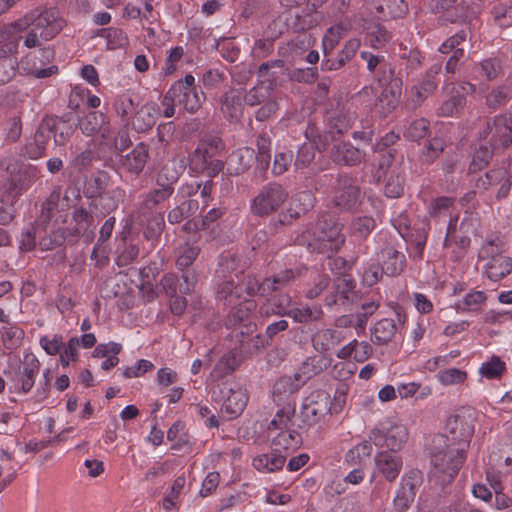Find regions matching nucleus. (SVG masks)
<instances>
[{
  "mask_svg": "<svg viewBox=\"0 0 512 512\" xmlns=\"http://www.w3.org/2000/svg\"><path fill=\"white\" fill-rule=\"evenodd\" d=\"M63 25V19L54 9L31 10L0 30V54L16 53L20 40H23V46L28 49L40 47L55 38Z\"/></svg>",
  "mask_w": 512,
  "mask_h": 512,
  "instance_id": "nucleus-1",
  "label": "nucleus"
},
{
  "mask_svg": "<svg viewBox=\"0 0 512 512\" xmlns=\"http://www.w3.org/2000/svg\"><path fill=\"white\" fill-rule=\"evenodd\" d=\"M256 287V279L245 276L243 273L229 274L218 284L217 299L230 308L228 322L236 325L249 320L255 311L257 304L249 296L253 295Z\"/></svg>",
  "mask_w": 512,
  "mask_h": 512,
  "instance_id": "nucleus-2",
  "label": "nucleus"
},
{
  "mask_svg": "<svg viewBox=\"0 0 512 512\" xmlns=\"http://www.w3.org/2000/svg\"><path fill=\"white\" fill-rule=\"evenodd\" d=\"M295 242L306 246L310 252L326 254L328 257L336 254L345 243L342 225L331 215H321L315 224H310L299 234Z\"/></svg>",
  "mask_w": 512,
  "mask_h": 512,
  "instance_id": "nucleus-3",
  "label": "nucleus"
},
{
  "mask_svg": "<svg viewBox=\"0 0 512 512\" xmlns=\"http://www.w3.org/2000/svg\"><path fill=\"white\" fill-rule=\"evenodd\" d=\"M430 457V481L444 486L458 474L466 458V452L460 447L450 445L449 438L441 434L433 439Z\"/></svg>",
  "mask_w": 512,
  "mask_h": 512,
  "instance_id": "nucleus-4",
  "label": "nucleus"
},
{
  "mask_svg": "<svg viewBox=\"0 0 512 512\" xmlns=\"http://www.w3.org/2000/svg\"><path fill=\"white\" fill-rule=\"evenodd\" d=\"M294 416V408L290 405L284 406L275 414L267 428L271 447L286 456L302 444V437L294 428Z\"/></svg>",
  "mask_w": 512,
  "mask_h": 512,
  "instance_id": "nucleus-5",
  "label": "nucleus"
},
{
  "mask_svg": "<svg viewBox=\"0 0 512 512\" xmlns=\"http://www.w3.org/2000/svg\"><path fill=\"white\" fill-rule=\"evenodd\" d=\"M9 178L0 185V201L11 204L39 177L36 166L29 163H15L7 167Z\"/></svg>",
  "mask_w": 512,
  "mask_h": 512,
  "instance_id": "nucleus-6",
  "label": "nucleus"
},
{
  "mask_svg": "<svg viewBox=\"0 0 512 512\" xmlns=\"http://www.w3.org/2000/svg\"><path fill=\"white\" fill-rule=\"evenodd\" d=\"M224 145L219 137L202 139L190 157V169L209 177L216 176L223 169V162L217 159Z\"/></svg>",
  "mask_w": 512,
  "mask_h": 512,
  "instance_id": "nucleus-7",
  "label": "nucleus"
},
{
  "mask_svg": "<svg viewBox=\"0 0 512 512\" xmlns=\"http://www.w3.org/2000/svg\"><path fill=\"white\" fill-rule=\"evenodd\" d=\"M370 441L387 451L398 452L402 450L409 438V430L400 421L386 419L378 423L369 434Z\"/></svg>",
  "mask_w": 512,
  "mask_h": 512,
  "instance_id": "nucleus-8",
  "label": "nucleus"
},
{
  "mask_svg": "<svg viewBox=\"0 0 512 512\" xmlns=\"http://www.w3.org/2000/svg\"><path fill=\"white\" fill-rule=\"evenodd\" d=\"M476 413L471 408H461L451 415L446 422V437L450 445L460 447L466 452L470 439L474 434Z\"/></svg>",
  "mask_w": 512,
  "mask_h": 512,
  "instance_id": "nucleus-9",
  "label": "nucleus"
},
{
  "mask_svg": "<svg viewBox=\"0 0 512 512\" xmlns=\"http://www.w3.org/2000/svg\"><path fill=\"white\" fill-rule=\"evenodd\" d=\"M289 197L288 191L279 183L263 186L251 202V211L257 216H268L278 211Z\"/></svg>",
  "mask_w": 512,
  "mask_h": 512,
  "instance_id": "nucleus-10",
  "label": "nucleus"
},
{
  "mask_svg": "<svg viewBox=\"0 0 512 512\" xmlns=\"http://www.w3.org/2000/svg\"><path fill=\"white\" fill-rule=\"evenodd\" d=\"M174 96L177 104L187 112L195 113L202 105L204 93L195 86V78L187 74L184 79L176 81L168 90V97Z\"/></svg>",
  "mask_w": 512,
  "mask_h": 512,
  "instance_id": "nucleus-11",
  "label": "nucleus"
},
{
  "mask_svg": "<svg viewBox=\"0 0 512 512\" xmlns=\"http://www.w3.org/2000/svg\"><path fill=\"white\" fill-rule=\"evenodd\" d=\"M479 258L488 260L484 270L491 281L497 282L512 271V258L501 254L493 242H487L482 246Z\"/></svg>",
  "mask_w": 512,
  "mask_h": 512,
  "instance_id": "nucleus-12",
  "label": "nucleus"
},
{
  "mask_svg": "<svg viewBox=\"0 0 512 512\" xmlns=\"http://www.w3.org/2000/svg\"><path fill=\"white\" fill-rule=\"evenodd\" d=\"M36 48L37 50L27 53L20 60L21 68L26 74L33 75L37 78H47L57 73L58 69L54 65L43 68V66L53 60V49L43 45Z\"/></svg>",
  "mask_w": 512,
  "mask_h": 512,
  "instance_id": "nucleus-13",
  "label": "nucleus"
},
{
  "mask_svg": "<svg viewBox=\"0 0 512 512\" xmlns=\"http://www.w3.org/2000/svg\"><path fill=\"white\" fill-rule=\"evenodd\" d=\"M40 371V362L35 354L25 353L17 372L10 378L11 386L17 393L30 392Z\"/></svg>",
  "mask_w": 512,
  "mask_h": 512,
  "instance_id": "nucleus-14",
  "label": "nucleus"
},
{
  "mask_svg": "<svg viewBox=\"0 0 512 512\" xmlns=\"http://www.w3.org/2000/svg\"><path fill=\"white\" fill-rule=\"evenodd\" d=\"M220 394L222 395L221 409L229 418H235L243 412L248 402V395L239 383H224Z\"/></svg>",
  "mask_w": 512,
  "mask_h": 512,
  "instance_id": "nucleus-15",
  "label": "nucleus"
},
{
  "mask_svg": "<svg viewBox=\"0 0 512 512\" xmlns=\"http://www.w3.org/2000/svg\"><path fill=\"white\" fill-rule=\"evenodd\" d=\"M79 128L86 136L99 135L106 145L114 144L117 147V139L105 114L88 113L80 119Z\"/></svg>",
  "mask_w": 512,
  "mask_h": 512,
  "instance_id": "nucleus-16",
  "label": "nucleus"
},
{
  "mask_svg": "<svg viewBox=\"0 0 512 512\" xmlns=\"http://www.w3.org/2000/svg\"><path fill=\"white\" fill-rule=\"evenodd\" d=\"M484 139H489L493 149L506 148L512 144V118L507 115L496 116L483 131Z\"/></svg>",
  "mask_w": 512,
  "mask_h": 512,
  "instance_id": "nucleus-17",
  "label": "nucleus"
},
{
  "mask_svg": "<svg viewBox=\"0 0 512 512\" xmlns=\"http://www.w3.org/2000/svg\"><path fill=\"white\" fill-rule=\"evenodd\" d=\"M359 198L360 189L356 181L347 175H341L335 186L334 205L340 210H351L357 206Z\"/></svg>",
  "mask_w": 512,
  "mask_h": 512,
  "instance_id": "nucleus-18",
  "label": "nucleus"
},
{
  "mask_svg": "<svg viewBox=\"0 0 512 512\" xmlns=\"http://www.w3.org/2000/svg\"><path fill=\"white\" fill-rule=\"evenodd\" d=\"M421 483L422 473L417 469L410 470L402 477L400 487L393 501L397 510L404 511L409 508Z\"/></svg>",
  "mask_w": 512,
  "mask_h": 512,
  "instance_id": "nucleus-19",
  "label": "nucleus"
},
{
  "mask_svg": "<svg viewBox=\"0 0 512 512\" xmlns=\"http://www.w3.org/2000/svg\"><path fill=\"white\" fill-rule=\"evenodd\" d=\"M403 468V459L395 452L382 450L374 456L373 477L380 476L389 482L395 481Z\"/></svg>",
  "mask_w": 512,
  "mask_h": 512,
  "instance_id": "nucleus-20",
  "label": "nucleus"
},
{
  "mask_svg": "<svg viewBox=\"0 0 512 512\" xmlns=\"http://www.w3.org/2000/svg\"><path fill=\"white\" fill-rule=\"evenodd\" d=\"M330 404V396L326 391H314L305 399L302 414L309 424L317 423L329 413Z\"/></svg>",
  "mask_w": 512,
  "mask_h": 512,
  "instance_id": "nucleus-21",
  "label": "nucleus"
},
{
  "mask_svg": "<svg viewBox=\"0 0 512 512\" xmlns=\"http://www.w3.org/2000/svg\"><path fill=\"white\" fill-rule=\"evenodd\" d=\"M378 260L382 263V270L388 276L399 275L406 264L405 255L391 241L380 250Z\"/></svg>",
  "mask_w": 512,
  "mask_h": 512,
  "instance_id": "nucleus-22",
  "label": "nucleus"
},
{
  "mask_svg": "<svg viewBox=\"0 0 512 512\" xmlns=\"http://www.w3.org/2000/svg\"><path fill=\"white\" fill-rule=\"evenodd\" d=\"M477 185L483 189H488L492 185H499L496 197L497 199H503L508 196L511 190L512 175L503 168L493 169L480 178Z\"/></svg>",
  "mask_w": 512,
  "mask_h": 512,
  "instance_id": "nucleus-23",
  "label": "nucleus"
},
{
  "mask_svg": "<svg viewBox=\"0 0 512 512\" xmlns=\"http://www.w3.org/2000/svg\"><path fill=\"white\" fill-rule=\"evenodd\" d=\"M441 64L433 65L427 72L426 78L411 89V100L415 106L420 105L437 88L435 76L441 70Z\"/></svg>",
  "mask_w": 512,
  "mask_h": 512,
  "instance_id": "nucleus-24",
  "label": "nucleus"
},
{
  "mask_svg": "<svg viewBox=\"0 0 512 512\" xmlns=\"http://www.w3.org/2000/svg\"><path fill=\"white\" fill-rule=\"evenodd\" d=\"M285 462L286 455L280 454L272 448L270 452L255 456L252 465L260 473H273L281 470Z\"/></svg>",
  "mask_w": 512,
  "mask_h": 512,
  "instance_id": "nucleus-25",
  "label": "nucleus"
},
{
  "mask_svg": "<svg viewBox=\"0 0 512 512\" xmlns=\"http://www.w3.org/2000/svg\"><path fill=\"white\" fill-rule=\"evenodd\" d=\"M157 107L155 103H147L135 111L130 120L132 127L137 132H146L156 123Z\"/></svg>",
  "mask_w": 512,
  "mask_h": 512,
  "instance_id": "nucleus-26",
  "label": "nucleus"
},
{
  "mask_svg": "<svg viewBox=\"0 0 512 512\" xmlns=\"http://www.w3.org/2000/svg\"><path fill=\"white\" fill-rule=\"evenodd\" d=\"M149 151L144 143L137 144L134 149L122 159V166L133 174H139L145 167Z\"/></svg>",
  "mask_w": 512,
  "mask_h": 512,
  "instance_id": "nucleus-27",
  "label": "nucleus"
},
{
  "mask_svg": "<svg viewBox=\"0 0 512 512\" xmlns=\"http://www.w3.org/2000/svg\"><path fill=\"white\" fill-rule=\"evenodd\" d=\"M332 158L339 164L353 166L363 160L364 153L350 143H339L334 147Z\"/></svg>",
  "mask_w": 512,
  "mask_h": 512,
  "instance_id": "nucleus-28",
  "label": "nucleus"
},
{
  "mask_svg": "<svg viewBox=\"0 0 512 512\" xmlns=\"http://www.w3.org/2000/svg\"><path fill=\"white\" fill-rule=\"evenodd\" d=\"M329 362L326 358L321 356H311L306 358L298 371L295 374V377L298 381L305 382L311 377L321 373L324 369L327 368Z\"/></svg>",
  "mask_w": 512,
  "mask_h": 512,
  "instance_id": "nucleus-29",
  "label": "nucleus"
},
{
  "mask_svg": "<svg viewBox=\"0 0 512 512\" xmlns=\"http://www.w3.org/2000/svg\"><path fill=\"white\" fill-rule=\"evenodd\" d=\"M341 342L340 333L334 329H320L312 336L315 350L324 353Z\"/></svg>",
  "mask_w": 512,
  "mask_h": 512,
  "instance_id": "nucleus-30",
  "label": "nucleus"
},
{
  "mask_svg": "<svg viewBox=\"0 0 512 512\" xmlns=\"http://www.w3.org/2000/svg\"><path fill=\"white\" fill-rule=\"evenodd\" d=\"M49 139V131L45 130L44 128H39L36 131L34 137L26 143L23 154L30 159L40 158L46 150Z\"/></svg>",
  "mask_w": 512,
  "mask_h": 512,
  "instance_id": "nucleus-31",
  "label": "nucleus"
},
{
  "mask_svg": "<svg viewBox=\"0 0 512 512\" xmlns=\"http://www.w3.org/2000/svg\"><path fill=\"white\" fill-rule=\"evenodd\" d=\"M286 316L292 318L296 323L305 324L319 321L323 316V310L319 305H304L289 309Z\"/></svg>",
  "mask_w": 512,
  "mask_h": 512,
  "instance_id": "nucleus-32",
  "label": "nucleus"
},
{
  "mask_svg": "<svg viewBox=\"0 0 512 512\" xmlns=\"http://www.w3.org/2000/svg\"><path fill=\"white\" fill-rule=\"evenodd\" d=\"M295 278V274L292 270H286L282 272L280 275L274 277L273 279H265L262 283H258L256 280V287L254 294H259L261 296H268L271 292L276 291L280 287L286 285L289 281Z\"/></svg>",
  "mask_w": 512,
  "mask_h": 512,
  "instance_id": "nucleus-33",
  "label": "nucleus"
},
{
  "mask_svg": "<svg viewBox=\"0 0 512 512\" xmlns=\"http://www.w3.org/2000/svg\"><path fill=\"white\" fill-rule=\"evenodd\" d=\"M256 160L255 152L250 147H242L229 157V165L236 174L245 172Z\"/></svg>",
  "mask_w": 512,
  "mask_h": 512,
  "instance_id": "nucleus-34",
  "label": "nucleus"
},
{
  "mask_svg": "<svg viewBox=\"0 0 512 512\" xmlns=\"http://www.w3.org/2000/svg\"><path fill=\"white\" fill-rule=\"evenodd\" d=\"M487 294L482 290H471L456 303L460 312H477L487 301Z\"/></svg>",
  "mask_w": 512,
  "mask_h": 512,
  "instance_id": "nucleus-35",
  "label": "nucleus"
},
{
  "mask_svg": "<svg viewBox=\"0 0 512 512\" xmlns=\"http://www.w3.org/2000/svg\"><path fill=\"white\" fill-rule=\"evenodd\" d=\"M395 331L396 325L392 319H382L375 324L371 341L377 345H384L392 340Z\"/></svg>",
  "mask_w": 512,
  "mask_h": 512,
  "instance_id": "nucleus-36",
  "label": "nucleus"
},
{
  "mask_svg": "<svg viewBox=\"0 0 512 512\" xmlns=\"http://www.w3.org/2000/svg\"><path fill=\"white\" fill-rule=\"evenodd\" d=\"M221 111L230 120L238 119L242 114V105L240 103V93L231 90L222 97Z\"/></svg>",
  "mask_w": 512,
  "mask_h": 512,
  "instance_id": "nucleus-37",
  "label": "nucleus"
},
{
  "mask_svg": "<svg viewBox=\"0 0 512 512\" xmlns=\"http://www.w3.org/2000/svg\"><path fill=\"white\" fill-rule=\"evenodd\" d=\"M501 65L498 60L487 59L477 63L472 70L474 79L491 81L498 77Z\"/></svg>",
  "mask_w": 512,
  "mask_h": 512,
  "instance_id": "nucleus-38",
  "label": "nucleus"
},
{
  "mask_svg": "<svg viewBox=\"0 0 512 512\" xmlns=\"http://www.w3.org/2000/svg\"><path fill=\"white\" fill-rule=\"evenodd\" d=\"M365 29L366 40L375 49L382 48L392 39V34L379 23H371Z\"/></svg>",
  "mask_w": 512,
  "mask_h": 512,
  "instance_id": "nucleus-39",
  "label": "nucleus"
},
{
  "mask_svg": "<svg viewBox=\"0 0 512 512\" xmlns=\"http://www.w3.org/2000/svg\"><path fill=\"white\" fill-rule=\"evenodd\" d=\"M399 102L398 95L391 89H384L374 104L375 113L385 117L391 113Z\"/></svg>",
  "mask_w": 512,
  "mask_h": 512,
  "instance_id": "nucleus-40",
  "label": "nucleus"
},
{
  "mask_svg": "<svg viewBox=\"0 0 512 512\" xmlns=\"http://www.w3.org/2000/svg\"><path fill=\"white\" fill-rule=\"evenodd\" d=\"M114 109L116 114L129 125L131 118L135 113V103L129 93L118 95L114 101Z\"/></svg>",
  "mask_w": 512,
  "mask_h": 512,
  "instance_id": "nucleus-41",
  "label": "nucleus"
},
{
  "mask_svg": "<svg viewBox=\"0 0 512 512\" xmlns=\"http://www.w3.org/2000/svg\"><path fill=\"white\" fill-rule=\"evenodd\" d=\"M313 207V196L309 191H303L294 196L288 209L291 218H298Z\"/></svg>",
  "mask_w": 512,
  "mask_h": 512,
  "instance_id": "nucleus-42",
  "label": "nucleus"
},
{
  "mask_svg": "<svg viewBox=\"0 0 512 512\" xmlns=\"http://www.w3.org/2000/svg\"><path fill=\"white\" fill-rule=\"evenodd\" d=\"M239 365L237 355L233 352L227 353L222 356L216 363L214 369L211 372L212 377L220 379L230 373H232Z\"/></svg>",
  "mask_w": 512,
  "mask_h": 512,
  "instance_id": "nucleus-43",
  "label": "nucleus"
},
{
  "mask_svg": "<svg viewBox=\"0 0 512 512\" xmlns=\"http://www.w3.org/2000/svg\"><path fill=\"white\" fill-rule=\"evenodd\" d=\"M372 450V444L369 441H363L345 454V463L349 465L361 464L370 457Z\"/></svg>",
  "mask_w": 512,
  "mask_h": 512,
  "instance_id": "nucleus-44",
  "label": "nucleus"
},
{
  "mask_svg": "<svg viewBox=\"0 0 512 512\" xmlns=\"http://www.w3.org/2000/svg\"><path fill=\"white\" fill-rule=\"evenodd\" d=\"M99 36L106 39L107 48L110 50L122 48L128 42L126 33L122 29L116 27L101 29Z\"/></svg>",
  "mask_w": 512,
  "mask_h": 512,
  "instance_id": "nucleus-45",
  "label": "nucleus"
},
{
  "mask_svg": "<svg viewBox=\"0 0 512 512\" xmlns=\"http://www.w3.org/2000/svg\"><path fill=\"white\" fill-rule=\"evenodd\" d=\"M506 369L505 362L498 356H492L489 360L483 362L479 367V373L487 379L500 378Z\"/></svg>",
  "mask_w": 512,
  "mask_h": 512,
  "instance_id": "nucleus-46",
  "label": "nucleus"
},
{
  "mask_svg": "<svg viewBox=\"0 0 512 512\" xmlns=\"http://www.w3.org/2000/svg\"><path fill=\"white\" fill-rule=\"evenodd\" d=\"M374 228L375 221L372 217H357L350 224V234L357 239H363L366 238Z\"/></svg>",
  "mask_w": 512,
  "mask_h": 512,
  "instance_id": "nucleus-47",
  "label": "nucleus"
},
{
  "mask_svg": "<svg viewBox=\"0 0 512 512\" xmlns=\"http://www.w3.org/2000/svg\"><path fill=\"white\" fill-rule=\"evenodd\" d=\"M2 340L7 348H14L20 345L24 338V331L17 325L7 324L2 328Z\"/></svg>",
  "mask_w": 512,
  "mask_h": 512,
  "instance_id": "nucleus-48",
  "label": "nucleus"
},
{
  "mask_svg": "<svg viewBox=\"0 0 512 512\" xmlns=\"http://www.w3.org/2000/svg\"><path fill=\"white\" fill-rule=\"evenodd\" d=\"M510 99V88L506 85H500L486 96V104L490 108H499L505 105Z\"/></svg>",
  "mask_w": 512,
  "mask_h": 512,
  "instance_id": "nucleus-49",
  "label": "nucleus"
},
{
  "mask_svg": "<svg viewBox=\"0 0 512 512\" xmlns=\"http://www.w3.org/2000/svg\"><path fill=\"white\" fill-rule=\"evenodd\" d=\"M437 378L442 385L451 386L463 383L467 379V373L458 368H449L440 371Z\"/></svg>",
  "mask_w": 512,
  "mask_h": 512,
  "instance_id": "nucleus-50",
  "label": "nucleus"
},
{
  "mask_svg": "<svg viewBox=\"0 0 512 512\" xmlns=\"http://www.w3.org/2000/svg\"><path fill=\"white\" fill-rule=\"evenodd\" d=\"M185 482L186 480L184 476H178L173 481L169 493L162 500V507L164 510L170 511L175 507L176 501L180 495L181 490L184 488Z\"/></svg>",
  "mask_w": 512,
  "mask_h": 512,
  "instance_id": "nucleus-51",
  "label": "nucleus"
},
{
  "mask_svg": "<svg viewBox=\"0 0 512 512\" xmlns=\"http://www.w3.org/2000/svg\"><path fill=\"white\" fill-rule=\"evenodd\" d=\"M290 302L291 298L289 295H281L278 301L274 302V307H271L269 303H265L260 307L259 313L266 317L272 314L286 315L288 311L287 308L290 305Z\"/></svg>",
  "mask_w": 512,
  "mask_h": 512,
  "instance_id": "nucleus-52",
  "label": "nucleus"
},
{
  "mask_svg": "<svg viewBox=\"0 0 512 512\" xmlns=\"http://www.w3.org/2000/svg\"><path fill=\"white\" fill-rule=\"evenodd\" d=\"M257 150L258 154L256 157V161L262 169L268 167L270 163V145L271 140L267 135H259L257 137Z\"/></svg>",
  "mask_w": 512,
  "mask_h": 512,
  "instance_id": "nucleus-53",
  "label": "nucleus"
},
{
  "mask_svg": "<svg viewBox=\"0 0 512 512\" xmlns=\"http://www.w3.org/2000/svg\"><path fill=\"white\" fill-rule=\"evenodd\" d=\"M270 91L271 88L268 85H257L246 93L244 101L250 106L258 105L270 97Z\"/></svg>",
  "mask_w": 512,
  "mask_h": 512,
  "instance_id": "nucleus-54",
  "label": "nucleus"
},
{
  "mask_svg": "<svg viewBox=\"0 0 512 512\" xmlns=\"http://www.w3.org/2000/svg\"><path fill=\"white\" fill-rule=\"evenodd\" d=\"M428 128L429 123L426 119H416L410 122L409 126L404 131V136L407 139L416 141L426 136Z\"/></svg>",
  "mask_w": 512,
  "mask_h": 512,
  "instance_id": "nucleus-55",
  "label": "nucleus"
},
{
  "mask_svg": "<svg viewBox=\"0 0 512 512\" xmlns=\"http://www.w3.org/2000/svg\"><path fill=\"white\" fill-rule=\"evenodd\" d=\"M159 186L160 188L155 189L146 195L144 200V205L146 208L151 209L160 202L166 200L172 194L173 188L169 185L163 184Z\"/></svg>",
  "mask_w": 512,
  "mask_h": 512,
  "instance_id": "nucleus-56",
  "label": "nucleus"
},
{
  "mask_svg": "<svg viewBox=\"0 0 512 512\" xmlns=\"http://www.w3.org/2000/svg\"><path fill=\"white\" fill-rule=\"evenodd\" d=\"M109 182V177L106 173L100 172L91 178L87 185V193L89 197H98L101 196Z\"/></svg>",
  "mask_w": 512,
  "mask_h": 512,
  "instance_id": "nucleus-57",
  "label": "nucleus"
},
{
  "mask_svg": "<svg viewBox=\"0 0 512 512\" xmlns=\"http://www.w3.org/2000/svg\"><path fill=\"white\" fill-rule=\"evenodd\" d=\"M180 176V170L177 169V165L174 161L165 164L157 177L158 185H169L172 187V184L175 183Z\"/></svg>",
  "mask_w": 512,
  "mask_h": 512,
  "instance_id": "nucleus-58",
  "label": "nucleus"
},
{
  "mask_svg": "<svg viewBox=\"0 0 512 512\" xmlns=\"http://www.w3.org/2000/svg\"><path fill=\"white\" fill-rule=\"evenodd\" d=\"M317 148L313 146L312 144H306L304 143L297 152L296 160H295V167L297 169H303L308 167L312 161L315 158V151Z\"/></svg>",
  "mask_w": 512,
  "mask_h": 512,
  "instance_id": "nucleus-59",
  "label": "nucleus"
},
{
  "mask_svg": "<svg viewBox=\"0 0 512 512\" xmlns=\"http://www.w3.org/2000/svg\"><path fill=\"white\" fill-rule=\"evenodd\" d=\"M62 347L63 350L60 351V363L62 366L66 367L70 362L76 361L78 358L79 339L73 337Z\"/></svg>",
  "mask_w": 512,
  "mask_h": 512,
  "instance_id": "nucleus-60",
  "label": "nucleus"
},
{
  "mask_svg": "<svg viewBox=\"0 0 512 512\" xmlns=\"http://www.w3.org/2000/svg\"><path fill=\"white\" fill-rule=\"evenodd\" d=\"M154 365L151 361L140 359L134 366L120 368L121 374L124 378H138L146 372L152 370Z\"/></svg>",
  "mask_w": 512,
  "mask_h": 512,
  "instance_id": "nucleus-61",
  "label": "nucleus"
},
{
  "mask_svg": "<svg viewBox=\"0 0 512 512\" xmlns=\"http://www.w3.org/2000/svg\"><path fill=\"white\" fill-rule=\"evenodd\" d=\"M342 31L343 27L339 25L327 30L323 37V52L325 56L334 50L342 36Z\"/></svg>",
  "mask_w": 512,
  "mask_h": 512,
  "instance_id": "nucleus-62",
  "label": "nucleus"
},
{
  "mask_svg": "<svg viewBox=\"0 0 512 512\" xmlns=\"http://www.w3.org/2000/svg\"><path fill=\"white\" fill-rule=\"evenodd\" d=\"M62 336L54 334L52 336H42L39 340L40 346L48 355H56L60 353L63 346Z\"/></svg>",
  "mask_w": 512,
  "mask_h": 512,
  "instance_id": "nucleus-63",
  "label": "nucleus"
},
{
  "mask_svg": "<svg viewBox=\"0 0 512 512\" xmlns=\"http://www.w3.org/2000/svg\"><path fill=\"white\" fill-rule=\"evenodd\" d=\"M383 273L384 271L382 270V267H380L378 264H367L363 268L362 283L368 287H371L378 283Z\"/></svg>",
  "mask_w": 512,
  "mask_h": 512,
  "instance_id": "nucleus-64",
  "label": "nucleus"
}]
</instances>
